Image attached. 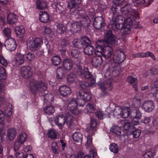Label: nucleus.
Returning a JSON list of instances; mask_svg holds the SVG:
<instances>
[{
  "label": "nucleus",
  "instance_id": "774afa93",
  "mask_svg": "<svg viewBox=\"0 0 158 158\" xmlns=\"http://www.w3.org/2000/svg\"><path fill=\"white\" fill-rule=\"evenodd\" d=\"M131 126V124L130 122L126 121L124 122L123 128L125 130H128Z\"/></svg>",
  "mask_w": 158,
  "mask_h": 158
},
{
  "label": "nucleus",
  "instance_id": "aec40b11",
  "mask_svg": "<svg viewBox=\"0 0 158 158\" xmlns=\"http://www.w3.org/2000/svg\"><path fill=\"white\" fill-rule=\"evenodd\" d=\"M5 118L4 112L0 110V124L2 125L1 128L0 127V135L2 138L5 135L6 131L3 127Z\"/></svg>",
  "mask_w": 158,
  "mask_h": 158
},
{
  "label": "nucleus",
  "instance_id": "58836bf2",
  "mask_svg": "<svg viewBox=\"0 0 158 158\" xmlns=\"http://www.w3.org/2000/svg\"><path fill=\"white\" fill-rule=\"evenodd\" d=\"M55 26L56 27V31L59 34H62L65 32L66 28L63 24L57 23Z\"/></svg>",
  "mask_w": 158,
  "mask_h": 158
},
{
  "label": "nucleus",
  "instance_id": "0e129e2a",
  "mask_svg": "<svg viewBox=\"0 0 158 158\" xmlns=\"http://www.w3.org/2000/svg\"><path fill=\"white\" fill-rule=\"evenodd\" d=\"M0 62L2 65L4 66H6L8 64L7 60L1 55H0Z\"/></svg>",
  "mask_w": 158,
  "mask_h": 158
},
{
  "label": "nucleus",
  "instance_id": "f704fd0d",
  "mask_svg": "<svg viewBox=\"0 0 158 158\" xmlns=\"http://www.w3.org/2000/svg\"><path fill=\"white\" fill-rule=\"evenodd\" d=\"M118 8L117 7L114 6H112L110 9V12L111 14H112L113 15V21L112 22H111V23L112 25V23H113V21L114 19L117 17L119 16L120 15H118Z\"/></svg>",
  "mask_w": 158,
  "mask_h": 158
},
{
  "label": "nucleus",
  "instance_id": "f03ea898",
  "mask_svg": "<svg viewBox=\"0 0 158 158\" xmlns=\"http://www.w3.org/2000/svg\"><path fill=\"white\" fill-rule=\"evenodd\" d=\"M96 125V120L91 119L90 127H88L86 128V131L89 135L87 137V142L86 144V147L87 148H92V139L91 136L94 135V132L96 131L95 127Z\"/></svg>",
  "mask_w": 158,
  "mask_h": 158
},
{
  "label": "nucleus",
  "instance_id": "6e6d98bb",
  "mask_svg": "<svg viewBox=\"0 0 158 158\" xmlns=\"http://www.w3.org/2000/svg\"><path fill=\"white\" fill-rule=\"evenodd\" d=\"M26 58L28 60L31 61L34 60L35 56L34 53L31 52H28L25 55Z\"/></svg>",
  "mask_w": 158,
  "mask_h": 158
},
{
  "label": "nucleus",
  "instance_id": "338daca9",
  "mask_svg": "<svg viewBox=\"0 0 158 158\" xmlns=\"http://www.w3.org/2000/svg\"><path fill=\"white\" fill-rule=\"evenodd\" d=\"M141 133V131L139 129H137L133 131L132 133V134L134 137L137 138L139 136Z\"/></svg>",
  "mask_w": 158,
  "mask_h": 158
},
{
  "label": "nucleus",
  "instance_id": "0eeeda50",
  "mask_svg": "<svg viewBox=\"0 0 158 158\" xmlns=\"http://www.w3.org/2000/svg\"><path fill=\"white\" fill-rule=\"evenodd\" d=\"M27 136L26 133L21 132L18 135L17 139L14 145V150H16L19 149L21 145L26 141Z\"/></svg>",
  "mask_w": 158,
  "mask_h": 158
},
{
  "label": "nucleus",
  "instance_id": "412c9836",
  "mask_svg": "<svg viewBox=\"0 0 158 158\" xmlns=\"http://www.w3.org/2000/svg\"><path fill=\"white\" fill-rule=\"evenodd\" d=\"M78 98L80 97L82 100L83 103L85 101H89L91 98L90 94L88 92H81L78 93L77 94Z\"/></svg>",
  "mask_w": 158,
  "mask_h": 158
},
{
  "label": "nucleus",
  "instance_id": "e433bc0d",
  "mask_svg": "<svg viewBox=\"0 0 158 158\" xmlns=\"http://www.w3.org/2000/svg\"><path fill=\"white\" fill-rule=\"evenodd\" d=\"M16 63L18 64H21L23 63L25 60L24 56L23 54L19 53L15 57Z\"/></svg>",
  "mask_w": 158,
  "mask_h": 158
},
{
  "label": "nucleus",
  "instance_id": "9b49d317",
  "mask_svg": "<svg viewBox=\"0 0 158 158\" xmlns=\"http://www.w3.org/2000/svg\"><path fill=\"white\" fill-rule=\"evenodd\" d=\"M100 87L102 91L103 95H106L108 94L109 91L111 90L113 86L111 81L108 80L100 84Z\"/></svg>",
  "mask_w": 158,
  "mask_h": 158
},
{
  "label": "nucleus",
  "instance_id": "8fccbe9b",
  "mask_svg": "<svg viewBox=\"0 0 158 158\" xmlns=\"http://www.w3.org/2000/svg\"><path fill=\"white\" fill-rule=\"evenodd\" d=\"M52 64L56 66L59 64L61 62L60 57L59 56H54L52 59Z\"/></svg>",
  "mask_w": 158,
  "mask_h": 158
},
{
  "label": "nucleus",
  "instance_id": "c03bdc74",
  "mask_svg": "<svg viewBox=\"0 0 158 158\" xmlns=\"http://www.w3.org/2000/svg\"><path fill=\"white\" fill-rule=\"evenodd\" d=\"M123 108L119 107H116L114 110V114L117 118L121 117Z\"/></svg>",
  "mask_w": 158,
  "mask_h": 158
},
{
  "label": "nucleus",
  "instance_id": "ea45409f",
  "mask_svg": "<svg viewBox=\"0 0 158 158\" xmlns=\"http://www.w3.org/2000/svg\"><path fill=\"white\" fill-rule=\"evenodd\" d=\"M82 0H70L68 2V6L70 9H72L76 6L77 5L80 3Z\"/></svg>",
  "mask_w": 158,
  "mask_h": 158
},
{
  "label": "nucleus",
  "instance_id": "2eb2a0df",
  "mask_svg": "<svg viewBox=\"0 0 158 158\" xmlns=\"http://www.w3.org/2000/svg\"><path fill=\"white\" fill-rule=\"evenodd\" d=\"M54 122L59 128L62 130L65 123L64 115L60 114L56 116Z\"/></svg>",
  "mask_w": 158,
  "mask_h": 158
},
{
  "label": "nucleus",
  "instance_id": "a211bd4d",
  "mask_svg": "<svg viewBox=\"0 0 158 158\" xmlns=\"http://www.w3.org/2000/svg\"><path fill=\"white\" fill-rule=\"evenodd\" d=\"M59 91L60 95L63 97L68 96L71 94L72 91L70 88L65 85L60 87Z\"/></svg>",
  "mask_w": 158,
  "mask_h": 158
},
{
  "label": "nucleus",
  "instance_id": "6e6552de",
  "mask_svg": "<svg viewBox=\"0 0 158 158\" xmlns=\"http://www.w3.org/2000/svg\"><path fill=\"white\" fill-rule=\"evenodd\" d=\"M77 99L75 98H72L68 104V107L70 111L75 115H78L80 113V111L77 108L78 102Z\"/></svg>",
  "mask_w": 158,
  "mask_h": 158
},
{
  "label": "nucleus",
  "instance_id": "c756f323",
  "mask_svg": "<svg viewBox=\"0 0 158 158\" xmlns=\"http://www.w3.org/2000/svg\"><path fill=\"white\" fill-rule=\"evenodd\" d=\"M88 44L85 46V47L84 49V52L85 54L90 55L93 54L94 52L95 53V50L94 51L93 47Z\"/></svg>",
  "mask_w": 158,
  "mask_h": 158
},
{
  "label": "nucleus",
  "instance_id": "f257e3e1",
  "mask_svg": "<svg viewBox=\"0 0 158 158\" xmlns=\"http://www.w3.org/2000/svg\"><path fill=\"white\" fill-rule=\"evenodd\" d=\"M134 6L130 4H127L121 8V11L123 15L128 17L123 20L124 18L119 15L115 18L112 23V26L117 29H120L123 27H131L133 24L132 18L134 19L139 18L138 12L134 8Z\"/></svg>",
  "mask_w": 158,
  "mask_h": 158
},
{
  "label": "nucleus",
  "instance_id": "39448f33",
  "mask_svg": "<svg viewBox=\"0 0 158 158\" xmlns=\"http://www.w3.org/2000/svg\"><path fill=\"white\" fill-rule=\"evenodd\" d=\"M102 49L100 48L96 47L95 54L96 56L93 57L91 61L92 64L95 67L99 66L102 62V59L101 56L102 55Z\"/></svg>",
  "mask_w": 158,
  "mask_h": 158
},
{
  "label": "nucleus",
  "instance_id": "cd10ccee",
  "mask_svg": "<svg viewBox=\"0 0 158 158\" xmlns=\"http://www.w3.org/2000/svg\"><path fill=\"white\" fill-rule=\"evenodd\" d=\"M7 22L10 24H15L17 21L16 15L13 13H10L8 15L7 18Z\"/></svg>",
  "mask_w": 158,
  "mask_h": 158
},
{
  "label": "nucleus",
  "instance_id": "680f3d73",
  "mask_svg": "<svg viewBox=\"0 0 158 158\" xmlns=\"http://www.w3.org/2000/svg\"><path fill=\"white\" fill-rule=\"evenodd\" d=\"M3 32L5 35L7 37L11 36V31L10 28L8 27L5 28Z\"/></svg>",
  "mask_w": 158,
  "mask_h": 158
},
{
  "label": "nucleus",
  "instance_id": "4d7b16f0",
  "mask_svg": "<svg viewBox=\"0 0 158 158\" xmlns=\"http://www.w3.org/2000/svg\"><path fill=\"white\" fill-rule=\"evenodd\" d=\"M128 0H113L112 3L115 6H119L121 5L123 2H126Z\"/></svg>",
  "mask_w": 158,
  "mask_h": 158
},
{
  "label": "nucleus",
  "instance_id": "603ef678",
  "mask_svg": "<svg viewBox=\"0 0 158 158\" xmlns=\"http://www.w3.org/2000/svg\"><path fill=\"white\" fill-rule=\"evenodd\" d=\"M110 149L113 153H116L118 151V147L116 144L113 143L110 146Z\"/></svg>",
  "mask_w": 158,
  "mask_h": 158
},
{
  "label": "nucleus",
  "instance_id": "c9c22d12",
  "mask_svg": "<svg viewBox=\"0 0 158 158\" xmlns=\"http://www.w3.org/2000/svg\"><path fill=\"white\" fill-rule=\"evenodd\" d=\"M7 136L9 139H14L16 135L15 130L13 128L9 129L7 131Z\"/></svg>",
  "mask_w": 158,
  "mask_h": 158
},
{
  "label": "nucleus",
  "instance_id": "4be33fe9",
  "mask_svg": "<svg viewBox=\"0 0 158 158\" xmlns=\"http://www.w3.org/2000/svg\"><path fill=\"white\" fill-rule=\"evenodd\" d=\"M62 65L64 69L69 70L72 68L73 65V62L69 58H66L63 61Z\"/></svg>",
  "mask_w": 158,
  "mask_h": 158
},
{
  "label": "nucleus",
  "instance_id": "393cba45",
  "mask_svg": "<svg viewBox=\"0 0 158 158\" xmlns=\"http://www.w3.org/2000/svg\"><path fill=\"white\" fill-rule=\"evenodd\" d=\"M90 22V19L88 16L86 15L81 16V17L80 22H79L80 26H83L84 27L88 26L89 25Z\"/></svg>",
  "mask_w": 158,
  "mask_h": 158
},
{
  "label": "nucleus",
  "instance_id": "3c124183",
  "mask_svg": "<svg viewBox=\"0 0 158 158\" xmlns=\"http://www.w3.org/2000/svg\"><path fill=\"white\" fill-rule=\"evenodd\" d=\"M110 131L117 135H120L121 134V128L118 126L113 127L111 129Z\"/></svg>",
  "mask_w": 158,
  "mask_h": 158
},
{
  "label": "nucleus",
  "instance_id": "e2e57ef3",
  "mask_svg": "<svg viewBox=\"0 0 158 158\" xmlns=\"http://www.w3.org/2000/svg\"><path fill=\"white\" fill-rule=\"evenodd\" d=\"M154 156V153L151 152H148L144 153L142 156V158H151V157Z\"/></svg>",
  "mask_w": 158,
  "mask_h": 158
},
{
  "label": "nucleus",
  "instance_id": "f3484780",
  "mask_svg": "<svg viewBox=\"0 0 158 158\" xmlns=\"http://www.w3.org/2000/svg\"><path fill=\"white\" fill-rule=\"evenodd\" d=\"M22 76L25 78H28L31 76L32 72L31 69L28 67H23L21 69Z\"/></svg>",
  "mask_w": 158,
  "mask_h": 158
},
{
  "label": "nucleus",
  "instance_id": "6ab92c4d",
  "mask_svg": "<svg viewBox=\"0 0 158 158\" xmlns=\"http://www.w3.org/2000/svg\"><path fill=\"white\" fill-rule=\"evenodd\" d=\"M142 107L145 111L149 112L152 111L154 108L153 102L149 100L145 101Z\"/></svg>",
  "mask_w": 158,
  "mask_h": 158
},
{
  "label": "nucleus",
  "instance_id": "bf43d9fd",
  "mask_svg": "<svg viewBox=\"0 0 158 158\" xmlns=\"http://www.w3.org/2000/svg\"><path fill=\"white\" fill-rule=\"evenodd\" d=\"M18 150L19 149L16 150H14L15 151V155L16 158H24L23 153Z\"/></svg>",
  "mask_w": 158,
  "mask_h": 158
},
{
  "label": "nucleus",
  "instance_id": "c85d7f7f",
  "mask_svg": "<svg viewBox=\"0 0 158 158\" xmlns=\"http://www.w3.org/2000/svg\"><path fill=\"white\" fill-rule=\"evenodd\" d=\"M141 117V113L139 110L135 109L131 111V118H135L136 119H139Z\"/></svg>",
  "mask_w": 158,
  "mask_h": 158
},
{
  "label": "nucleus",
  "instance_id": "a18cd8bd",
  "mask_svg": "<svg viewBox=\"0 0 158 158\" xmlns=\"http://www.w3.org/2000/svg\"><path fill=\"white\" fill-rule=\"evenodd\" d=\"M47 135L51 139H56L57 137V134L54 129H50L48 131Z\"/></svg>",
  "mask_w": 158,
  "mask_h": 158
},
{
  "label": "nucleus",
  "instance_id": "ddd939ff",
  "mask_svg": "<svg viewBox=\"0 0 158 158\" xmlns=\"http://www.w3.org/2000/svg\"><path fill=\"white\" fill-rule=\"evenodd\" d=\"M4 44L6 49L10 51L14 50L17 47L15 40L12 38L7 39L5 42Z\"/></svg>",
  "mask_w": 158,
  "mask_h": 158
},
{
  "label": "nucleus",
  "instance_id": "b1692460",
  "mask_svg": "<svg viewBox=\"0 0 158 158\" xmlns=\"http://www.w3.org/2000/svg\"><path fill=\"white\" fill-rule=\"evenodd\" d=\"M75 64L77 67L75 68V71L77 74L79 75H83L84 72V69H83V68L81 65V62L79 60L77 61H75Z\"/></svg>",
  "mask_w": 158,
  "mask_h": 158
},
{
  "label": "nucleus",
  "instance_id": "de8ad7c7",
  "mask_svg": "<svg viewBox=\"0 0 158 158\" xmlns=\"http://www.w3.org/2000/svg\"><path fill=\"white\" fill-rule=\"evenodd\" d=\"M44 100L45 103L48 102L50 103L51 102L53 101V96L50 93L48 94L44 95Z\"/></svg>",
  "mask_w": 158,
  "mask_h": 158
},
{
  "label": "nucleus",
  "instance_id": "7c9ffc66",
  "mask_svg": "<svg viewBox=\"0 0 158 158\" xmlns=\"http://www.w3.org/2000/svg\"><path fill=\"white\" fill-rule=\"evenodd\" d=\"M72 138L74 141L81 142L82 141L83 136L81 133L77 132L74 133L72 135Z\"/></svg>",
  "mask_w": 158,
  "mask_h": 158
},
{
  "label": "nucleus",
  "instance_id": "72a5a7b5",
  "mask_svg": "<svg viewBox=\"0 0 158 158\" xmlns=\"http://www.w3.org/2000/svg\"><path fill=\"white\" fill-rule=\"evenodd\" d=\"M127 81L129 83L132 84L133 86L136 91H138V88L136 84L137 81V78L130 76L128 77Z\"/></svg>",
  "mask_w": 158,
  "mask_h": 158
},
{
  "label": "nucleus",
  "instance_id": "052dcab7",
  "mask_svg": "<svg viewBox=\"0 0 158 158\" xmlns=\"http://www.w3.org/2000/svg\"><path fill=\"white\" fill-rule=\"evenodd\" d=\"M123 37L125 35H127L129 34L131 32V27H123Z\"/></svg>",
  "mask_w": 158,
  "mask_h": 158
},
{
  "label": "nucleus",
  "instance_id": "5fc2aeb1",
  "mask_svg": "<svg viewBox=\"0 0 158 158\" xmlns=\"http://www.w3.org/2000/svg\"><path fill=\"white\" fill-rule=\"evenodd\" d=\"M6 78L5 69L2 67H0V80L4 79Z\"/></svg>",
  "mask_w": 158,
  "mask_h": 158
},
{
  "label": "nucleus",
  "instance_id": "f8f14e48",
  "mask_svg": "<svg viewBox=\"0 0 158 158\" xmlns=\"http://www.w3.org/2000/svg\"><path fill=\"white\" fill-rule=\"evenodd\" d=\"M104 41L107 44L113 45L116 43L117 39L115 36L112 34L111 31L108 30L105 34Z\"/></svg>",
  "mask_w": 158,
  "mask_h": 158
},
{
  "label": "nucleus",
  "instance_id": "473e14b6",
  "mask_svg": "<svg viewBox=\"0 0 158 158\" xmlns=\"http://www.w3.org/2000/svg\"><path fill=\"white\" fill-rule=\"evenodd\" d=\"M131 111H130L129 107H125L123 108L121 117L123 118H126L128 117L131 118Z\"/></svg>",
  "mask_w": 158,
  "mask_h": 158
},
{
  "label": "nucleus",
  "instance_id": "20e7f679",
  "mask_svg": "<svg viewBox=\"0 0 158 158\" xmlns=\"http://www.w3.org/2000/svg\"><path fill=\"white\" fill-rule=\"evenodd\" d=\"M31 90L33 92L37 91L43 92L47 89L45 83L41 81L33 80L30 82Z\"/></svg>",
  "mask_w": 158,
  "mask_h": 158
},
{
  "label": "nucleus",
  "instance_id": "2f4dec72",
  "mask_svg": "<svg viewBox=\"0 0 158 158\" xmlns=\"http://www.w3.org/2000/svg\"><path fill=\"white\" fill-rule=\"evenodd\" d=\"M36 4L37 9L39 10L44 9L47 6L46 2L43 0H37Z\"/></svg>",
  "mask_w": 158,
  "mask_h": 158
},
{
  "label": "nucleus",
  "instance_id": "7ed1b4c3",
  "mask_svg": "<svg viewBox=\"0 0 158 158\" xmlns=\"http://www.w3.org/2000/svg\"><path fill=\"white\" fill-rule=\"evenodd\" d=\"M43 43L42 40L40 38L33 39L30 37L27 41V46L32 51L39 49Z\"/></svg>",
  "mask_w": 158,
  "mask_h": 158
},
{
  "label": "nucleus",
  "instance_id": "4468645a",
  "mask_svg": "<svg viewBox=\"0 0 158 158\" xmlns=\"http://www.w3.org/2000/svg\"><path fill=\"white\" fill-rule=\"evenodd\" d=\"M90 156H85L83 154L78 152L77 156L74 154L71 155L70 156V158H94L97 155V152L94 149L90 150Z\"/></svg>",
  "mask_w": 158,
  "mask_h": 158
},
{
  "label": "nucleus",
  "instance_id": "423d86ee",
  "mask_svg": "<svg viewBox=\"0 0 158 158\" xmlns=\"http://www.w3.org/2000/svg\"><path fill=\"white\" fill-rule=\"evenodd\" d=\"M103 42L102 40L97 41L96 43V47H99L102 49V56H103L106 58H108L110 57L113 53V50L110 46H106L104 48L103 47L105 46L103 45Z\"/></svg>",
  "mask_w": 158,
  "mask_h": 158
},
{
  "label": "nucleus",
  "instance_id": "9d476101",
  "mask_svg": "<svg viewBox=\"0 0 158 158\" xmlns=\"http://www.w3.org/2000/svg\"><path fill=\"white\" fill-rule=\"evenodd\" d=\"M124 52L121 49L117 50L115 52L113 57L114 62L117 64L122 62L125 59Z\"/></svg>",
  "mask_w": 158,
  "mask_h": 158
},
{
  "label": "nucleus",
  "instance_id": "37998d69",
  "mask_svg": "<svg viewBox=\"0 0 158 158\" xmlns=\"http://www.w3.org/2000/svg\"><path fill=\"white\" fill-rule=\"evenodd\" d=\"M69 26L70 30L74 32L77 30V28H79L81 26L79 21H76L71 23Z\"/></svg>",
  "mask_w": 158,
  "mask_h": 158
},
{
  "label": "nucleus",
  "instance_id": "a19ab883",
  "mask_svg": "<svg viewBox=\"0 0 158 158\" xmlns=\"http://www.w3.org/2000/svg\"><path fill=\"white\" fill-rule=\"evenodd\" d=\"M16 33L17 35L19 37L23 36L25 33V30L23 26H17L15 28Z\"/></svg>",
  "mask_w": 158,
  "mask_h": 158
},
{
  "label": "nucleus",
  "instance_id": "dca6fc26",
  "mask_svg": "<svg viewBox=\"0 0 158 158\" xmlns=\"http://www.w3.org/2000/svg\"><path fill=\"white\" fill-rule=\"evenodd\" d=\"M105 24L104 21L102 17L98 16L94 19L93 25L96 29H100Z\"/></svg>",
  "mask_w": 158,
  "mask_h": 158
},
{
  "label": "nucleus",
  "instance_id": "09e8293b",
  "mask_svg": "<svg viewBox=\"0 0 158 158\" xmlns=\"http://www.w3.org/2000/svg\"><path fill=\"white\" fill-rule=\"evenodd\" d=\"M81 54L80 52L78 50L73 49L71 52V56L76 59H79Z\"/></svg>",
  "mask_w": 158,
  "mask_h": 158
},
{
  "label": "nucleus",
  "instance_id": "4c0bfd02",
  "mask_svg": "<svg viewBox=\"0 0 158 158\" xmlns=\"http://www.w3.org/2000/svg\"><path fill=\"white\" fill-rule=\"evenodd\" d=\"M44 113L48 115H52L55 111L54 107L52 105L47 106L44 109Z\"/></svg>",
  "mask_w": 158,
  "mask_h": 158
},
{
  "label": "nucleus",
  "instance_id": "5701e85b",
  "mask_svg": "<svg viewBox=\"0 0 158 158\" xmlns=\"http://www.w3.org/2000/svg\"><path fill=\"white\" fill-rule=\"evenodd\" d=\"M39 19L40 21L44 23H47L49 19V15L46 12L40 11V12Z\"/></svg>",
  "mask_w": 158,
  "mask_h": 158
},
{
  "label": "nucleus",
  "instance_id": "49530a36",
  "mask_svg": "<svg viewBox=\"0 0 158 158\" xmlns=\"http://www.w3.org/2000/svg\"><path fill=\"white\" fill-rule=\"evenodd\" d=\"M85 110L88 113H93L95 111L94 106L91 103H89L85 107Z\"/></svg>",
  "mask_w": 158,
  "mask_h": 158
},
{
  "label": "nucleus",
  "instance_id": "13d9d810",
  "mask_svg": "<svg viewBox=\"0 0 158 158\" xmlns=\"http://www.w3.org/2000/svg\"><path fill=\"white\" fill-rule=\"evenodd\" d=\"M86 78L90 79L92 77L90 72L88 71V69L87 68H84V72L83 75Z\"/></svg>",
  "mask_w": 158,
  "mask_h": 158
},
{
  "label": "nucleus",
  "instance_id": "79ce46f5",
  "mask_svg": "<svg viewBox=\"0 0 158 158\" xmlns=\"http://www.w3.org/2000/svg\"><path fill=\"white\" fill-rule=\"evenodd\" d=\"M77 80L76 76L73 73H69L67 77V81L70 83L76 82Z\"/></svg>",
  "mask_w": 158,
  "mask_h": 158
},
{
  "label": "nucleus",
  "instance_id": "1a4fd4ad",
  "mask_svg": "<svg viewBox=\"0 0 158 158\" xmlns=\"http://www.w3.org/2000/svg\"><path fill=\"white\" fill-rule=\"evenodd\" d=\"M90 42L89 38L85 37L80 39H74L73 42L74 46L78 48H81L87 46Z\"/></svg>",
  "mask_w": 158,
  "mask_h": 158
},
{
  "label": "nucleus",
  "instance_id": "bb28decb",
  "mask_svg": "<svg viewBox=\"0 0 158 158\" xmlns=\"http://www.w3.org/2000/svg\"><path fill=\"white\" fill-rule=\"evenodd\" d=\"M56 77L60 79H62L65 78V74L64 71L61 67H59L57 69L56 73Z\"/></svg>",
  "mask_w": 158,
  "mask_h": 158
},
{
  "label": "nucleus",
  "instance_id": "a878e982",
  "mask_svg": "<svg viewBox=\"0 0 158 158\" xmlns=\"http://www.w3.org/2000/svg\"><path fill=\"white\" fill-rule=\"evenodd\" d=\"M64 116L65 123L68 127H70L73 123V117L68 113H67Z\"/></svg>",
  "mask_w": 158,
  "mask_h": 158
},
{
  "label": "nucleus",
  "instance_id": "864d4df0",
  "mask_svg": "<svg viewBox=\"0 0 158 158\" xmlns=\"http://www.w3.org/2000/svg\"><path fill=\"white\" fill-rule=\"evenodd\" d=\"M52 149L53 152L55 153H57L59 152V147L57 143L54 142L52 143Z\"/></svg>",
  "mask_w": 158,
  "mask_h": 158
},
{
  "label": "nucleus",
  "instance_id": "69168bd1",
  "mask_svg": "<svg viewBox=\"0 0 158 158\" xmlns=\"http://www.w3.org/2000/svg\"><path fill=\"white\" fill-rule=\"evenodd\" d=\"M157 88L154 87V88H153V90L152 89L151 94H152L154 96L156 97L158 101V89H157Z\"/></svg>",
  "mask_w": 158,
  "mask_h": 158
}]
</instances>
